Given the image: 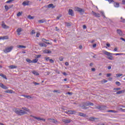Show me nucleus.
Here are the masks:
<instances>
[{
  "mask_svg": "<svg viewBox=\"0 0 125 125\" xmlns=\"http://www.w3.org/2000/svg\"><path fill=\"white\" fill-rule=\"evenodd\" d=\"M4 7H5V9L6 10V11H7L9 9V8H10L8 7V6H7V5H5Z\"/></svg>",
  "mask_w": 125,
  "mask_h": 125,
  "instance_id": "nucleus-38",
  "label": "nucleus"
},
{
  "mask_svg": "<svg viewBox=\"0 0 125 125\" xmlns=\"http://www.w3.org/2000/svg\"><path fill=\"white\" fill-rule=\"evenodd\" d=\"M14 0H7L6 3H10V2H12V1H14Z\"/></svg>",
  "mask_w": 125,
  "mask_h": 125,
  "instance_id": "nucleus-41",
  "label": "nucleus"
},
{
  "mask_svg": "<svg viewBox=\"0 0 125 125\" xmlns=\"http://www.w3.org/2000/svg\"><path fill=\"white\" fill-rule=\"evenodd\" d=\"M97 118H95V117H90L89 118V121H91L92 122H94V121H95V120H97Z\"/></svg>",
  "mask_w": 125,
  "mask_h": 125,
  "instance_id": "nucleus-22",
  "label": "nucleus"
},
{
  "mask_svg": "<svg viewBox=\"0 0 125 125\" xmlns=\"http://www.w3.org/2000/svg\"><path fill=\"white\" fill-rule=\"evenodd\" d=\"M18 48H26V46L24 45H20L18 46Z\"/></svg>",
  "mask_w": 125,
  "mask_h": 125,
  "instance_id": "nucleus-32",
  "label": "nucleus"
},
{
  "mask_svg": "<svg viewBox=\"0 0 125 125\" xmlns=\"http://www.w3.org/2000/svg\"><path fill=\"white\" fill-rule=\"evenodd\" d=\"M32 73V74H34V75H36V76H39V75H40V74H39V73L36 71H33Z\"/></svg>",
  "mask_w": 125,
  "mask_h": 125,
  "instance_id": "nucleus-27",
  "label": "nucleus"
},
{
  "mask_svg": "<svg viewBox=\"0 0 125 125\" xmlns=\"http://www.w3.org/2000/svg\"><path fill=\"white\" fill-rule=\"evenodd\" d=\"M34 34H36V31H35L34 30H32L30 33V35H34Z\"/></svg>",
  "mask_w": 125,
  "mask_h": 125,
  "instance_id": "nucleus-42",
  "label": "nucleus"
},
{
  "mask_svg": "<svg viewBox=\"0 0 125 125\" xmlns=\"http://www.w3.org/2000/svg\"><path fill=\"white\" fill-rule=\"evenodd\" d=\"M27 98V99H30L32 98V97H31V96H29V95H28V96H27V98Z\"/></svg>",
  "mask_w": 125,
  "mask_h": 125,
  "instance_id": "nucleus-60",
  "label": "nucleus"
},
{
  "mask_svg": "<svg viewBox=\"0 0 125 125\" xmlns=\"http://www.w3.org/2000/svg\"><path fill=\"white\" fill-rule=\"evenodd\" d=\"M117 33L119 35V36H124V34H123V31H122L121 29H117Z\"/></svg>",
  "mask_w": 125,
  "mask_h": 125,
  "instance_id": "nucleus-11",
  "label": "nucleus"
},
{
  "mask_svg": "<svg viewBox=\"0 0 125 125\" xmlns=\"http://www.w3.org/2000/svg\"><path fill=\"white\" fill-rule=\"evenodd\" d=\"M122 2H123V4H125V0H123Z\"/></svg>",
  "mask_w": 125,
  "mask_h": 125,
  "instance_id": "nucleus-64",
  "label": "nucleus"
},
{
  "mask_svg": "<svg viewBox=\"0 0 125 125\" xmlns=\"http://www.w3.org/2000/svg\"><path fill=\"white\" fill-rule=\"evenodd\" d=\"M46 61H49L50 59H49V57H45V58Z\"/></svg>",
  "mask_w": 125,
  "mask_h": 125,
  "instance_id": "nucleus-52",
  "label": "nucleus"
},
{
  "mask_svg": "<svg viewBox=\"0 0 125 125\" xmlns=\"http://www.w3.org/2000/svg\"><path fill=\"white\" fill-rule=\"evenodd\" d=\"M39 44L40 46H41V47L44 46L45 47H46L47 46V45H46V44H45V43H39Z\"/></svg>",
  "mask_w": 125,
  "mask_h": 125,
  "instance_id": "nucleus-20",
  "label": "nucleus"
},
{
  "mask_svg": "<svg viewBox=\"0 0 125 125\" xmlns=\"http://www.w3.org/2000/svg\"><path fill=\"white\" fill-rule=\"evenodd\" d=\"M63 58H62V57L60 58V61H63Z\"/></svg>",
  "mask_w": 125,
  "mask_h": 125,
  "instance_id": "nucleus-63",
  "label": "nucleus"
},
{
  "mask_svg": "<svg viewBox=\"0 0 125 125\" xmlns=\"http://www.w3.org/2000/svg\"><path fill=\"white\" fill-rule=\"evenodd\" d=\"M38 61V60L37 59H35L32 61V63H37Z\"/></svg>",
  "mask_w": 125,
  "mask_h": 125,
  "instance_id": "nucleus-34",
  "label": "nucleus"
},
{
  "mask_svg": "<svg viewBox=\"0 0 125 125\" xmlns=\"http://www.w3.org/2000/svg\"><path fill=\"white\" fill-rule=\"evenodd\" d=\"M37 38H39L40 37V33H37L36 34Z\"/></svg>",
  "mask_w": 125,
  "mask_h": 125,
  "instance_id": "nucleus-59",
  "label": "nucleus"
},
{
  "mask_svg": "<svg viewBox=\"0 0 125 125\" xmlns=\"http://www.w3.org/2000/svg\"><path fill=\"white\" fill-rule=\"evenodd\" d=\"M42 41L43 42H45V43H46V42H48V40H47L45 39H42Z\"/></svg>",
  "mask_w": 125,
  "mask_h": 125,
  "instance_id": "nucleus-45",
  "label": "nucleus"
},
{
  "mask_svg": "<svg viewBox=\"0 0 125 125\" xmlns=\"http://www.w3.org/2000/svg\"><path fill=\"white\" fill-rule=\"evenodd\" d=\"M38 22L39 23H40V24H42V23H44L46 22V21L45 20V19H43L38 21Z\"/></svg>",
  "mask_w": 125,
  "mask_h": 125,
  "instance_id": "nucleus-18",
  "label": "nucleus"
},
{
  "mask_svg": "<svg viewBox=\"0 0 125 125\" xmlns=\"http://www.w3.org/2000/svg\"><path fill=\"white\" fill-rule=\"evenodd\" d=\"M106 76L107 77H111V76H112V74L111 73H109V74H107Z\"/></svg>",
  "mask_w": 125,
  "mask_h": 125,
  "instance_id": "nucleus-57",
  "label": "nucleus"
},
{
  "mask_svg": "<svg viewBox=\"0 0 125 125\" xmlns=\"http://www.w3.org/2000/svg\"><path fill=\"white\" fill-rule=\"evenodd\" d=\"M93 47L94 48H95V47H96V43H95V44H94L93 45Z\"/></svg>",
  "mask_w": 125,
  "mask_h": 125,
  "instance_id": "nucleus-61",
  "label": "nucleus"
},
{
  "mask_svg": "<svg viewBox=\"0 0 125 125\" xmlns=\"http://www.w3.org/2000/svg\"><path fill=\"white\" fill-rule=\"evenodd\" d=\"M114 5L115 7H119L120 6V3L118 2H114Z\"/></svg>",
  "mask_w": 125,
  "mask_h": 125,
  "instance_id": "nucleus-25",
  "label": "nucleus"
},
{
  "mask_svg": "<svg viewBox=\"0 0 125 125\" xmlns=\"http://www.w3.org/2000/svg\"><path fill=\"white\" fill-rule=\"evenodd\" d=\"M46 7H47V8H55V6H54L53 4H49Z\"/></svg>",
  "mask_w": 125,
  "mask_h": 125,
  "instance_id": "nucleus-14",
  "label": "nucleus"
},
{
  "mask_svg": "<svg viewBox=\"0 0 125 125\" xmlns=\"http://www.w3.org/2000/svg\"><path fill=\"white\" fill-rule=\"evenodd\" d=\"M48 121H50L51 123H54V124H56L57 123V120H55L54 119H48Z\"/></svg>",
  "mask_w": 125,
  "mask_h": 125,
  "instance_id": "nucleus-16",
  "label": "nucleus"
},
{
  "mask_svg": "<svg viewBox=\"0 0 125 125\" xmlns=\"http://www.w3.org/2000/svg\"><path fill=\"white\" fill-rule=\"evenodd\" d=\"M22 109L23 110H24L25 111H26L27 112H30V109H29L28 108H27L25 107H22Z\"/></svg>",
  "mask_w": 125,
  "mask_h": 125,
  "instance_id": "nucleus-33",
  "label": "nucleus"
},
{
  "mask_svg": "<svg viewBox=\"0 0 125 125\" xmlns=\"http://www.w3.org/2000/svg\"><path fill=\"white\" fill-rule=\"evenodd\" d=\"M30 117H32L33 118H34V119H35L36 120H39V121H44V122H45V119H44L43 118H41L40 117H37L33 115H30Z\"/></svg>",
  "mask_w": 125,
  "mask_h": 125,
  "instance_id": "nucleus-7",
  "label": "nucleus"
},
{
  "mask_svg": "<svg viewBox=\"0 0 125 125\" xmlns=\"http://www.w3.org/2000/svg\"><path fill=\"white\" fill-rule=\"evenodd\" d=\"M66 94H68L69 95H72L73 94V93L68 92L66 93Z\"/></svg>",
  "mask_w": 125,
  "mask_h": 125,
  "instance_id": "nucleus-55",
  "label": "nucleus"
},
{
  "mask_svg": "<svg viewBox=\"0 0 125 125\" xmlns=\"http://www.w3.org/2000/svg\"><path fill=\"white\" fill-rule=\"evenodd\" d=\"M49 62H50V63H52V64H53V63H54V61L52 59H50Z\"/></svg>",
  "mask_w": 125,
  "mask_h": 125,
  "instance_id": "nucleus-49",
  "label": "nucleus"
},
{
  "mask_svg": "<svg viewBox=\"0 0 125 125\" xmlns=\"http://www.w3.org/2000/svg\"><path fill=\"white\" fill-rule=\"evenodd\" d=\"M69 115H75L77 113L76 110H69Z\"/></svg>",
  "mask_w": 125,
  "mask_h": 125,
  "instance_id": "nucleus-17",
  "label": "nucleus"
},
{
  "mask_svg": "<svg viewBox=\"0 0 125 125\" xmlns=\"http://www.w3.org/2000/svg\"><path fill=\"white\" fill-rule=\"evenodd\" d=\"M43 53H49V54H50V53H51V51H50V50H48V49H45V50H44L43 51Z\"/></svg>",
  "mask_w": 125,
  "mask_h": 125,
  "instance_id": "nucleus-19",
  "label": "nucleus"
},
{
  "mask_svg": "<svg viewBox=\"0 0 125 125\" xmlns=\"http://www.w3.org/2000/svg\"><path fill=\"white\" fill-rule=\"evenodd\" d=\"M65 26H66V27H71V23H70V22H65Z\"/></svg>",
  "mask_w": 125,
  "mask_h": 125,
  "instance_id": "nucleus-26",
  "label": "nucleus"
},
{
  "mask_svg": "<svg viewBox=\"0 0 125 125\" xmlns=\"http://www.w3.org/2000/svg\"><path fill=\"white\" fill-rule=\"evenodd\" d=\"M27 18H28L29 19L32 20V19H34V17H32V16H31V15H29V16H28Z\"/></svg>",
  "mask_w": 125,
  "mask_h": 125,
  "instance_id": "nucleus-39",
  "label": "nucleus"
},
{
  "mask_svg": "<svg viewBox=\"0 0 125 125\" xmlns=\"http://www.w3.org/2000/svg\"><path fill=\"white\" fill-rule=\"evenodd\" d=\"M121 88L120 87L119 88H114L113 89V90H115L116 91H118L119 90H121Z\"/></svg>",
  "mask_w": 125,
  "mask_h": 125,
  "instance_id": "nucleus-36",
  "label": "nucleus"
},
{
  "mask_svg": "<svg viewBox=\"0 0 125 125\" xmlns=\"http://www.w3.org/2000/svg\"><path fill=\"white\" fill-rule=\"evenodd\" d=\"M15 112L19 116H23L24 114H26V111L21 110L19 108H17L15 110Z\"/></svg>",
  "mask_w": 125,
  "mask_h": 125,
  "instance_id": "nucleus-1",
  "label": "nucleus"
},
{
  "mask_svg": "<svg viewBox=\"0 0 125 125\" xmlns=\"http://www.w3.org/2000/svg\"><path fill=\"white\" fill-rule=\"evenodd\" d=\"M64 113H65V114H67V115H69V110L64 111Z\"/></svg>",
  "mask_w": 125,
  "mask_h": 125,
  "instance_id": "nucleus-56",
  "label": "nucleus"
},
{
  "mask_svg": "<svg viewBox=\"0 0 125 125\" xmlns=\"http://www.w3.org/2000/svg\"><path fill=\"white\" fill-rule=\"evenodd\" d=\"M93 105H94L93 103H92L89 102V106H93Z\"/></svg>",
  "mask_w": 125,
  "mask_h": 125,
  "instance_id": "nucleus-53",
  "label": "nucleus"
},
{
  "mask_svg": "<svg viewBox=\"0 0 125 125\" xmlns=\"http://www.w3.org/2000/svg\"><path fill=\"white\" fill-rule=\"evenodd\" d=\"M30 4H31V2L29 0H25L22 2V5L24 6H26V5H30Z\"/></svg>",
  "mask_w": 125,
  "mask_h": 125,
  "instance_id": "nucleus-6",
  "label": "nucleus"
},
{
  "mask_svg": "<svg viewBox=\"0 0 125 125\" xmlns=\"http://www.w3.org/2000/svg\"><path fill=\"white\" fill-rule=\"evenodd\" d=\"M107 112H109V113H110V112H111V113H118L117 111L113 110H108Z\"/></svg>",
  "mask_w": 125,
  "mask_h": 125,
  "instance_id": "nucleus-31",
  "label": "nucleus"
},
{
  "mask_svg": "<svg viewBox=\"0 0 125 125\" xmlns=\"http://www.w3.org/2000/svg\"><path fill=\"white\" fill-rule=\"evenodd\" d=\"M3 40H8L9 37L8 36H3Z\"/></svg>",
  "mask_w": 125,
  "mask_h": 125,
  "instance_id": "nucleus-35",
  "label": "nucleus"
},
{
  "mask_svg": "<svg viewBox=\"0 0 125 125\" xmlns=\"http://www.w3.org/2000/svg\"><path fill=\"white\" fill-rule=\"evenodd\" d=\"M122 93H125V90H122L117 92L116 94H121Z\"/></svg>",
  "mask_w": 125,
  "mask_h": 125,
  "instance_id": "nucleus-23",
  "label": "nucleus"
},
{
  "mask_svg": "<svg viewBox=\"0 0 125 125\" xmlns=\"http://www.w3.org/2000/svg\"><path fill=\"white\" fill-rule=\"evenodd\" d=\"M68 14L69 15H71V16H74V11L72 9H69L68 10Z\"/></svg>",
  "mask_w": 125,
  "mask_h": 125,
  "instance_id": "nucleus-10",
  "label": "nucleus"
},
{
  "mask_svg": "<svg viewBox=\"0 0 125 125\" xmlns=\"http://www.w3.org/2000/svg\"><path fill=\"white\" fill-rule=\"evenodd\" d=\"M0 77H2V78H3L4 79H5V80H7V78H6V76H5L4 74H0Z\"/></svg>",
  "mask_w": 125,
  "mask_h": 125,
  "instance_id": "nucleus-28",
  "label": "nucleus"
},
{
  "mask_svg": "<svg viewBox=\"0 0 125 125\" xmlns=\"http://www.w3.org/2000/svg\"><path fill=\"white\" fill-rule=\"evenodd\" d=\"M62 75H63L64 76H67V73H66V72H63Z\"/></svg>",
  "mask_w": 125,
  "mask_h": 125,
  "instance_id": "nucleus-62",
  "label": "nucleus"
},
{
  "mask_svg": "<svg viewBox=\"0 0 125 125\" xmlns=\"http://www.w3.org/2000/svg\"><path fill=\"white\" fill-rule=\"evenodd\" d=\"M92 14L93 15V16H95V17H98V18H100L101 15L99 13H96L94 11H92Z\"/></svg>",
  "mask_w": 125,
  "mask_h": 125,
  "instance_id": "nucleus-9",
  "label": "nucleus"
},
{
  "mask_svg": "<svg viewBox=\"0 0 125 125\" xmlns=\"http://www.w3.org/2000/svg\"><path fill=\"white\" fill-rule=\"evenodd\" d=\"M79 116H80V117H86V115L84 114L83 113H82V112H79Z\"/></svg>",
  "mask_w": 125,
  "mask_h": 125,
  "instance_id": "nucleus-24",
  "label": "nucleus"
},
{
  "mask_svg": "<svg viewBox=\"0 0 125 125\" xmlns=\"http://www.w3.org/2000/svg\"><path fill=\"white\" fill-rule=\"evenodd\" d=\"M13 91L12 90H7L5 91V92L6 93H12Z\"/></svg>",
  "mask_w": 125,
  "mask_h": 125,
  "instance_id": "nucleus-30",
  "label": "nucleus"
},
{
  "mask_svg": "<svg viewBox=\"0 0 125 125\" xmlns=\"http://www.w3.org/2000/svg\"><path fill=\"white\" fill-rule=\"evenodd\" d=\"M115 83L117 85H118V86H120V85H121V83H120L119 82L117 81Z\"/></svg>",
  "mask_w": 125,
  "mask_h": 125,
  "instance_id": "nucleus-43",
  "label": "nucleus"
},
{
  "mask_svg": "<svg viewBox=\"0 0 125 125\" xmlns=\"http://www.w3.org/2000/svg\"><path fill=\"white\" fill-rule=\"evenodd\" d=\"M107 0L109 2V3H111V2H114V1L113 0Z\"/></svg>",
  "mask_w": 125,
  "mask_h": 125,
  "instance_id": "nucleus-58",
  "label": "nucleus"
},
{
  "mask_svg": "<svg viewBox=\"0 0 125 125\" xmlns=\"http://www.w3.org/2000/svg\"><path fill=\"white\" fill-rule=\"evenodd\" d=\"M117 77H118V78H119L120 77H122V76H123L122 74H116Z\"/></svg>",
  "mask_w": 125,
  "mask_h": 125,
  "instance_id": "nucleus-47",
  "label": "nucleus"
},
{
  "mask_svg": "<svg viewBox=\"0 0 125 125\" xmlns=\"http://www.w3.org/2000/svg\"><path fill=\"white\" fill-rule=\"evenodd\" d=\"M34 84H35V85H40V83H38L37 82H33Z\"/></svg>",
  "mask_w": 125,
  "mask_h": 125,
  "instance_id": "nucleus-51",
  "label": "nucleus"
},
{
  "mask_svg": "<svg viewBox=\"0 0 125 125\" xmlns=\"http://www.w3.org/2000/svg\"><path fill=\"white\" fill-rule=\"evenodd\" d=\"M26 61L28 63H32V61L29 59H26Z\"/></svg>",
  "mask_w": 125,
  "mask_h": 125,
  "instance_id": "nucleus-40",
  "label": "nucleus"
},
{
  "mask_svg": "<svg viewBox=\"0 0 125 125\" xmlns=\"http://www.w3.org/2000/svg\"><path fill=\"white\" fill-rule=\"evenodd\" d=\"M106 106L105 105H101V110H106Z\"/></svg>",
  "mask_w": 125,
  "mask_h": 125,
  "instance_id": "nucleus-29",
  "label": "nucleus"
},
{
  "mask_svg": "<svg viewBox=\"0 0 125 125\" xmlns=\"http://www.w3.org/2000/svg\"><path fill=\"white\" fill-rule=\"evenodd\" d=\"M121 19L122 20L121 21V22H122V23H125V19H123V17L121 18Z\"/></svg>",
  "mask_w": 125,
  "mask_h": 125,
  "instance_id": "nucleus-44",
  "label": "nucleus"
},
{
  "mask_svg": "<svg viewBox=\"0 0 125 125\" xmlns=\"http://www.w3.org/2000/svg\"><path fill=\"white\" fill-rule=\"evenodd\" d=\"M12 49H13V46H11L5 48L3 50V51L5 53H8V52H10V51H11Z\"/></svg>",
  "mask_w": 125,
  "mask_h": 125,
  "instance_id": "nucleus-4",
  "label": "nucleus"
},
{
  "mask_svg": "<svg viewBox=\"0 0 125 125\" xmlns=\"http://www.w3.org/2000/svg\"><path fill=\"white\" fill-rule=\"evenodd\" d=\"M96 109H99V110H101V105H98L96 107Z\"/></svg>",
  "mask_w": 125,
  "mask_h": 125,
  "instance_id": "nucleus-46",
  "label": "nucleus"
},
{
  "mask_svg": "<svg viewBox=\"0 0 125 125\" xmlns=\"http://www.w3.org/2000/svg\"><path fill=\"white\" fill-rule=\"evenodd\" d=\"M83 105L81 104H80V107H81V108H82V109H87V107L85 106H89V102H87L86 103H82Z\"/></svg>",
  "mask_w": 125,
  "mask_h": 125,
  "instance_id": "nucleus-5",
  "label": "nucleus"
},
{
  "mask_svg": "<svg viewBox=\"0 0 125 125\" xmlns=\"http://www.w3.org/2000/svg\"><path fill=\"white\" fill-rule=\"evenodd\" d=\"M74 10L75 11H77V12H79L80 14H83V13H84V10L79 7H75Z\"/></svg>",
  "mask_w": 125,
  "mask_h": 125,
  "instance_id": "nucleus-3",
  "label": "nucleus"
},
{
  "mask_svg": "<svg viewBox=\"0 0 125 125\" xmlns=\"http://www.w3.org/2000/svg\"><path fill=\"white\" fill-rule=\"evenodd\" d=\"M22 12H19L17 14V16H18V17H19V16H21L22 15Z\"/></svg>",
  "mask_w": 125,
  "mask_h": 125,
  "instance_id": "nucleus-37",
  "label": "nucleus"
},
{
  "mask_svg": "<svg viewBox=\"0 0 125 125\" xmlns=\"http://www.w3.org/2000/svg\"><path fill=\"white\" fill-rule=\"evenodd\" d=\"M21 32H22V29L21 28H19L17 29V32L18 33V36H20V35H21V34L20 33H21Z\"/></svg>",
  "mask_w": 125,
  "mask_h": 125,
  "instance_id": "nucleus-15",
  "label": "nucleus"
},
{
  "mask_svg": "<svg viewBox=\"0 0 125 125\" xmlns=\"http://www.w3.org/2000/svg\"><path fill=\"white\" fill-rule=\"evenodd\" d=\"M61 17H62V15H60L59 16H58V17H57V19L58 20H59V19H60V18H61Z\"/></svg>",
  "mask_w": 125,
  "mask_h": 125,
  "instance_id": "nucleus-48",
  "label": "nucleus"
},
{
  "mask_svg": "<svg viewBox=\"0 0 125 125\" xmlns=\"http://www.w3.org/2000/svg\"><path fill=\"white\" fill-rule=\"evenodd\" d=\"M42 55H36V57L37 58H40V57H41Z\"/></svg>",
  "mask_w": 125,
  "mask_h": 125,
  "instance_id": "nucleus-54",
  "label": "nucleus"
},
{
  "mask_svg": "<svg viewBox=\"0 0 125 125\" xmlns=\"http://www.w3.org/2000/svg\"><path fill=\"white\" fill-rule=\"evenodd\" d=\"M0 87L3 88V89H7L8 87H6V86L4 85L2 83H0Z\"/></svg>",
  "mask_w": 125,
  "mask_h": 125,
  "instance_id": "nucleus-12",
  "label": "nucleus"
},
{
  "mask_svg": "<svg viewBox=\"0 0 125 125\" xmlns=\"http://www.w3.org/2000/svg\"><path fill=\"white\" fill-rule=\"evenodd\" d=\"M113 55H123V54L122 53H116V54H113Z\"/></svg>",
  "mask_w": 125,
  "mask_h": 125,
  "instance_id": "nucleus-50",
  "label": "nucleus"
},
{
  "mask_svg": "<svg viewBox=\"0 0 125 125\" xmlns=\"http://www.w3.org/2000/svg\"><path fill=\"white\" fill-rule=\"evenodd\" d=\"M9 69H16L17 68V66L15 65H10L8 66Z\"/></svg>",
  "mask_w": 125,
  "mask_h": 125,
  "instance_id": "nucleus-21",
  "label": "nucleus"
},
{
  "mask_svg": "<svg viewBox=\"0 0 125 125\" xmlns=\"http://www.w3.org/2000/svg\"><path fill=\"white\" fill-rule=\"evenodd\" d=\"M2 27L3 28V29H8V28H9L8 26L5 25L3 21L2 23Z\"/></svg>",
  "mask_w": 125,
  "mask_h": 125,
  "instance_id": "nucleus-13",
  "label": "nucleus"
},
{
  "mask_svg": "<svg viewBox=\"0 0 125 125\" xmlns=\"http://www.w3.org/2000/svg\"><path fill=\"white\" fill-rule=\"evenodd\" d=\"M104 53L105 55H107V59H109V60H114V58L113 57V56H112V55L113 54V53H111L106 51H104Z\"/></svg>",
  "mask_w": 125,
  "mask_h": 125,
  "instance_id": "nucleus-2",
  "label": "nucleus"
},
{
  "mask_svg": "<svg viewBox=\"0 0 125 125\" xmlns=\"http://www.w3.org/2000/svg\"><path fill=\"white\" fill-rule=\"evenodd\" d=\"M63 123H64L65 124H70L71 122H72V120L69 119H63L62 120Z\"/></svg>",
  "mask_w": 125,
  "mask_h": 125,
  "instance_id": "nucleus-8",
  "label": "nucleus"
}]
</instances>
